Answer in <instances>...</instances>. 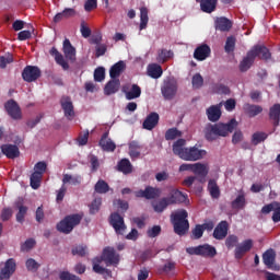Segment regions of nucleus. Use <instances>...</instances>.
<instances>
[{"label": "nucleus", "instance_id": "37", "mask_svg": "<svg viewBox=\"0 0 280 280\" xmlns=\"http://www.w3.org/2000/svg\"><path fill=\"white\" fill-rule=\"evenodd\" d=\"M253 62H255V57H253V52H250L249 50L246 57L240 63V71H242V73H245V71H248V69L253 67Z\"/></svg>", "mask_w": 280, "mask_h": 280}, {"label": "nucleus", "instance_id": "38", "mask_svg": "<svg viewBox=\"0 0 280 280\" xmlns=\"http://www.w3.org/2000/svg\"><path fill=\"white\" fill-rule=\"evenodd\" d=\"M174 58V51L167 50L165 48L158 51L156 61L160 62V65H164V62H167V60Z\"/></svg>", "mask_w": 280, "mask_h": 280}, {"label": "nucleus", "instance_id": "63", "mask_svg": "<svg viewBox=\"0 0 280 280\" xmlns=\"http://www.w3.org/2000/svg\"><path fill=\"white\" fill-rule=\"evenodd\" d=\"M81 35L83 38H89L91 36V28L86 26V22H81V28H80Z\"/></svg>", "mask_w": 280, "mask_h": 280}, {"label": "nucleus", "instance_id": "22", "mask_svg": "<svg viewBox=\"0 0 280 280\" xmlns=\"http://www.w3.org/2000/svg\"><path fill=\"white\" fill-rule=\"evenodd\" d=\"M1 152L7 159H19L21 151L16 144H2Z\"/></svg>", "mask_w": 280, "mask_h": 280}, {"label": "nucleus", "instance_id": "39", "mask_svg": "<svg viewBox=\"0 0 280 280\" xmlns=\"http://www.w3.org/2000/svg\"><path fill=\"white\" fill-rule=\"evenodd\" d=\"M117 170L122 174H132V163L128 159H122L118 162Z\"/></svg>", "mask_w": 280, "mask_h": 280}, {"label": "nucleus", "instance_id": "7", "mask_svg": "<svg viewBox=\"0 0 280 280\" xmlns=\"http://www.w3.org/2000/svg\"><path fill=\"white\" fill-rule=\"evenodd\" d=\"M262 262L268 270L279 272L280 266L277 264V252L275 249L269 248L262 254Z\"/></svg>", "mask_w": 280, "mask_h": 280}, {"label": "nucleus", "instance_id": "20", "mask_svg": "<svg viewBox=\"0 0 280 280\" xmlns=\"http://www.w3.org/2000/svg\"><path fill=\"white\" fill-rule=\"evenodd\" d=\"M98 145L102 148L103 152H115V150H117V144L108 138V131L102 135Z\"/></svg>", "mask_w": 280, "mask_h": 280}, {"label": "nucleus", "instance_id": "2", "mask_svg": "<svg viewBox=\"0 0 280 280\" xmlns=\"http://www.w3.org/2000/svg\"><path fill=\"white\" fill-rule=\"evenodd\" d=\"M237 128V120L232 118L229 122L208 124L203 129L207 141H215L219 137H229Z\"/></svg>", "mask_w": 280, "mask_h": 280}, {"label": "nucleus", "instance_id": "25", "mask_svg": "<svg viewBox=\"0 0 280 280\" xmlns=\"http://www.w3.org/2000/svg\"><path fill=\"white\" fill-rule=\"evenodd\" d=\"M62 51L67 60H70V62H75V47L71 45V40H69L68 38L63 40Z\"/></svg>", "mask_w": 280, "mask_h": 280}, {"label": "nucleus", "instance_id": "61", "mask_svg": "<svg viewBox=\"0 0 280 280\" xmlns=\"http://www.w3.org/2000/svg\"><path fill=\"white\" fill-rule=\"evenodd\" d=\"M13 213L14 211H12V208H3L0 214L2 222H8L12 218Z\"/></svg>", "mask_w": 280, "mask_h": 280}, {"label": "nucleus", "instance_id": "48", "mask_svg": "<svg viewBox=\"0 0 280 280\" xmlns=\"http://www.w3.org/2000/svg\"><path fill=\"white\" fill-rule=\"evenodd\" d=\"M148 21H150V19L148 18V8L142 7L140 9V31L148 27Z\"/></svg>", "mask_w": 280, "mask_h": 280}, {"label": "nucleus", "instance_id": "54", "mask_svg": "<svg viewBox=\"0 0 280 280\" xmlns=\"http://www.w3.org/2000/svg\"><path fill=\"white\" fill-rule=\"evenodd\" d=\"M102 207V198H95L90 205V213L91 215H95L100 211Z\"/></svg>", "mask_w": 280, "mask_h": 280}, {"label": "nucleus", "instance_id": "64", "mask_svg": "<svg viewBox=\"0 0 280 280\" xmlns=\"http://www.w3.org/2000/svg\"><path fill=\"white\" fill-rule=\"evenodd\" d=\"M59 279H61V280H80V278L78 276L72 275L69 271H62L59 275Z\"/></svg>", "mask_w": 280, "mask_h": 280}, {"label": "nucleus", "instance_id": "60", "mask_svg": "<svg viewBox=\"0 0 280 280\" xmlns=\"http://www.w3.org/2000/svg\"><path fill=\"white\" fill-rule=\"evenodd\" d=\"M191 84L195 89H200L205 84V79L202 78V75H200V73H196L192 77Z\"/></svg>", "mask_w": 280, "mask_h": 280}, {"label": "nucleus", "instance_id": "23", "mask_svg": "<svg viewBox=\"0 0 280 280\" xmlns=\"http://www.w3.org/2000/svg\"><path fill=\"white\" fill-rule=\"evenodd\" d=\"M226 235H229V222L221 221L213 231V237L214 240H224Z\"/></svg>", "mask_w": 280, "mask_h": 280}, {"label": "nucleus", "instance_id": "19", "mask_svg": "<svg viewBox=\"0 0 280 280\" xmlns=\"http://www.w3.org/2000/svg\"><path fill=\"white\" fill-rule=\"evenodd\" d=\"M14 207L18 210V213L15 214V220L19 222V224H23L25 222V215H27V211H30V208L23 203V199H19L14 202Z\"/></svg>", "mask_w": 280, "mask_h": 280}, {"label": "nucleus", "instance_id": "12", "mask_svg": "<svg viewBox=\"0 0 280 280\" xmlns=\"http://www.w3.org/2000/svg\"><path fill=\"white\" fill-rule=\"evenodd\" d=\"M109 224L113 226L117 235H124V231H126V223L124 222V217L119 213L114 212L109 217Z\"/></svg>", "mask_w": 280, "mask_h": 280}, {"label": "nucleus", "instance_id": "51", "mask_svg": "<svg viewBox=\"0 0 280 280\" xmlns=\"http://www.w3.org/2000/svg\"><path fill=\"white\" fill-rule=\"evenodd\" d=\"M240 243V238L237 237V235H229L225 240V246L226 248L231 249V248H237V244Z\"/></svg>", "mask_w": 280, "mask_h": 280}, {"label": "nucleus", "instance_id": "52", "mask_svg": "<svg viewBox=\"0 0 280 280\" xmlns=\"http://www.w3.org/2000/svg\"><path fill=\"white\" fill-rule=\"evenodd\" d=\"M25 266L28 272H36L38 268H40V264H38V261H36L34 258H28Z\"/></svg>", "mask_w": 280, "mask_h": 280}, {"label": "nucleus", "instance_id": "11", "mask_svg": "<svg viewBox=\"0 0 280 280\" xmlns=\"http://www.w3.org/2000/svg\"><path fill=\"white\" fill-rule=\"evenodd\" d=\"M262 215H268V213H272L271 220L277 224L280 222V202L273 201L271 203L265 205L261 208Z\"/></svg>", "mask_w": 280, "mask_h": 280}, {"label": "nucleus", "instance_id": "27", "mask_svg": "<svg viewBox=\"0 0 280 280\" xmlns=\"http://www.w3.org/2000/svg\"><path fill=\"white\" fill-rule=\"evenodd\" d=\"M214 27L219 32H229L231 31V27H233V22H231V20L228 18H218L214 21Z\"/></svg>", "mask_w": 280, "mask_h": 280}, {"label": "nucleus", "instance_id": "10", "mask_svg": "<svg viewBox=\"0 0 280 280\" xmlns=\"http://www.w3.org/2000/svg\"><path fill=\"white\" fill-rule=\"evenodd\" d=\"M42 71L37 66H26L22 71V80L24 82H36L40 78Z\"/></svg>", "mask_w": 280, "mask_h": 280}, {"label": "nucleus", "instance_id": "31", "mask_svg": "<svg viewBox=\"0 0 280 280\" xmlns=\"http://www.w3.org/2000/svg\"><path fill=\"white\" fill-rule=\"evenodd\" d=\"M246 207V194L241 191L236 198L231 202V208L235 209L236 211H242Z\"/></svg>", "mask_w": 280, "mask_h": 280}, {"label": "nucleus", "instance_id": "21", "mask_svg": "<svg viewBox=\"0 0 280 280\" xmlns=\"http://www.w3.org/2000/svg\"><path fill=\"white\" fill-rule=\"evenodd\" d=\"M211 56V47L207 44H202L198 46L194 51V59L195 60H207Z\"/></svg>", "mask_w": 280, "mask_h": 280}, {"label": "nucleus", "instance_id": "26", "mask_svg": "<svg viewBox=\"0 0 280 280\" xmlns=\"http://www.w3.org/2000/svg\"><path fill=\"white\" fill-rule=\"evenodd\" d=\"M124 71H126V62L120 60L110 67L109 78L112 80H117V78H119V75H121V73H124Z\"/></svg>", "mask_w": 280, "mask_h": 280}, {"label": "nucleus", "instance_id": "35", "mask_svg": "<svg viewBox=\"0 0 280 280\" xmlns=\"http://www.w3.org/2000/svg\"><path fill=\"white\" fill-rule=\"evenodd\" d=\"M129 156L132 161H137L141 156V144L138 141L129 143Z\"/></svg>", "mask_w": 280, "mask_h": 280}, {"label": "nucleus", "instance_id": "5", "mask_svg": "<svg viewBox=\"0 0 280 280\" xmlns=\"http://www.w3.org/2000/svg\"><path fill=\"white\" fill-rule=\"evenodd\" d=\"M186 253H188V255H197L199 257H208L210 259H213V257L218 255V250L215 249V247L209 244H203L196 247H188L186 248Z\"/></svg>", "mask_w": 280, "mask_h": 280}, {"label": "nucleus", "instance_id": "16", "mask_svg": "<svg viewBox=\"0 0 280 280\" xmlns=\"http://www.w3.org/2000/svg\"><path fill=\"white\" fill-rule=\"evenodd\" d=\"M60 105L63 110L65 117L72 120L75 117V110L73 109V102L69 96H62L60 100Z\"/></svg>", "mask_w": 280, "mask_h": 280}, {"label": "nucleus", "instance_id": "1", "mask_svg": "<svg viewBox=\"0 0 280 280\" xmlns=\"http://www.w3.org/2000/svg\"><path fill=\"white\" fill-rule=\"evenodd\" d=\"M187 140L180 138L173 143V153L182 161H201L207 156V151L198 147L185 148Z\"/></svg>", "mask_w": 280, "mask_h": 280}, {"label": "nucleus", "instance_id": "42", "mask_svg": "<svg viewBox=\"0 0 280 280\" xmlns=\"http://www.w3.org/2000/svg\"><path fill=\"white\" fill-rule=\"evenodd\" d=\"M94 190L96 191V194H108V191H113L108 183H106V180L104 179H98L96 182V184L94 185Z\"/></svg>", "mask_w": 280, "mask_h": 280}, {"label": "nucleus", "instance_id": "28", "mask_svg": "<svg viewBox=\"0 0 280 280\" xmlns=\"http://www.w3.org/2000/svg\"><path fill=\"white\" fill-rule=\"evenodd\" d=\"M243 110L246 115L253 118V117H257V115H261V113H264V107H261L260 105L246 103L243 106Z\"/></svg>", "mask_w": 280, "mask_h": 280}, {"label": "nucleus", "instance_id": "58", "mask_svg": "<svg viewBox=\"0 0 280 280\" xmlns=\"http://www.w3.org/2000/svg\"><path fill=\"white\" fill-rule=\"evenodd\" d=\"M72 255H78L79 257H86L88 247L84 245H79L72 248Z\"/></svg>", "mask_w": 280, "mask_h": 280}, {"label": "nucleus", "instance_id": "53", "mask_svg": "<svg viewBox=\"0 0 280 280\" xmlns=\"http://www.w3.org/2000/svg\"><path fill=\"white\" fill-rule=\"evenodd\" d=\"M235 43L236 39L233 36H229L225 42L224 50L226 54H231L232 51H235Z\"/></svg>", "mask_w": 280, "mask_h": 280}, {"label": "nucleus", "instance_id": "32", "mask_svg": "<svg viewBox=\"0 0 280 280\" xmlns=\"http://www.w3.org/2000/svg\"><path fill=\"white\" fill-rule=\"evenodd\" d=\"M170 205H178L180 202H185L187 200V196L183 194L180 190H173L170 197H166Z\"/></svg>", "mask_w": 280, "mask_h": 280}, {"label": "nucleus", "instance_id": "36", "mask_svg": "<svg viewBox=\"0 0 280 280\" xmlns=\"http://www.w3.org/2000/svg\"><path fill=\"white\" fill-rule=\"evenodd\" d=\"M148 75L153 80H159L163 75V68L159 63H151L148 66Z\"/></svg>", "mask_w": 280, "mask_h": 280}, {"label": "nucleus", "instance_id": "8", "mask_svg": "<svg viewBox=\"0 0 280 280\" xmlns=\"http://www.w3.org/2000/svg\"><path fill=\"white\" fill-rule=\"evenodd\" d=\"M4 109L11 119L19 121V119H23V113L21 112V106L13 98L7 101L4 103Z\"/></svg>", "mask_w": 280, "mask_h": 280}, {"label": "nucleus", "instance_id": "55", "mask_svg": "<svg viewBox=\"0 0 280 280\" xmlns=\"http://www.w3.org/2000/svg\"><path fill=\"white\" fill-rule=\"evenodd\" d=\"M213 91L217 95H229L231 93V89L222 83L214 85Z\"/></svg>", "mask_w": 280, "mask_h": 280}, {"label": "nucleus", "instance_id": "15", "mask_svg": "<svg viewBox=\"0 0 280 280\" xmlns=\"http://www.w3.org/2000/svg\"><path fill=\"white\" fill-rule=\"evenodd\" d=\"M253 245L254 243H253V240L250 238H247L243 241L241 244H238L234 250L235 259H242V257H244L246 253H250V250L253 249Z\"/></svg>", "mask_w": 280, "mask_h": 280}, {"label": "nucleus", "instance_id": "45", "mask_svg": "<svg viewBox=\"0 0 280 280\" xmlns=\"http://www.w3.org/2000/svg\"><path fill=\"white\" fill-rule=\"evenodd\" d=\"M178 137H183V131L178 130L177 128H170L165 132L166 141H174V139H178Z\"/></svg>", "mask_w": 280, "mask_h": 280}, {"label": "nucleus", "instance_id": "41", "mask_svg": "<svg viewBox=\"0 0 280 280\" xmlns=\"http://www.w3.org/2000/svg\"><path fill=\"white\" fill-rule=\"evenodd\" d=\"M170 199H167V197H164L158 202L153 203L152 207L155 213H163L167 209V207H170Z\"/></svg>", "mask_w": 280, "mask_h": 280}, {"label": "nucleus", "instance_id": "40", "mask_svg": "<svg viewBox=\"0 0 280 280\" xmlns=\"http://www.w3.org/2000/svg\"><path fill=\"white\" fill-rule=\"evenodd\" d=\"M208 191L211 198H214L215 200L220 198V186H218V182H215V179H210L208 182Z\"/></svg>", "mask_w": 280, "mask_h": 280}, {"label": "nucleus", "instance_id": "14", "mask_svg": "<svg viewBox=\"0 0 280 280\" xmlns=\"http://www.w3.org/2000/svg\"><path fill=\"white\" fill-rule=\"evenodd\" d=\"M122 93L129 102L132 100H139V97H141V86L135 83L131 85L126 84L122 86Z\"/></svg>", "mask_w": 280, "mask_h": 280}, {"label": "nucleus", "instance_id": "56", "mask_svg": "<svg viewBox=\"0 0 280 280\" xmlns=\"http://www.w3.org/2000/svg\"><path fill=\"white\" fill-rule=\"evenodd\" d=\"M36 246V241L34 238H27L22 245H21V250L22 253H30L32 248Z\"/></svg>", "mask_w": 280, "mask_h": 280}, {"label": "nucleus", "instance_id": "33", "mask_svg": "<svg viewBox=\"0 0 280 280\" xmlns=\"http://www.w3.org/2000/svg\"><path fill=\"white\" fill-rule=\"evenodd\" d=\"M269 119L272 121L275 128L280 124V104H275L269 109Z\"/></svg>", "mask_w": 280, "mask_h": 280}, {"label": "nucleus", "instance_id": "57", "mask_svg": "<svg viewBox=\"0 0 280 280\" xmlns=\"http://www.w3.org/2000/svg\"><path fill=\"white\" fill-rule=\"evenodd\" d=\"M202 235H205V230L200 224H197L195 229H192L190 237L191 240H200Z\"/></svg>", "mask_w": 280, "mask_h": 280}, {"label": "nucleus", "instance_id": "17", "mask_svg": "<svg viewBox=\"0 0 280 280\" xmlns=\"http://www.w3.org/2000/svg\"><path fill=\"white\" fill-rule=\"evenodd\" d=\"M249 52L252 54L254 60L255 58H259L260 60H270V58H272L270 50L266 46H261V45L254 46L249 50Z\"/></svg>", "mask_w": 280, "mask_h": 280}, {"label": "nucleus", "instance_id": "13", "mask_svg": "<svg viewBox=\"0 0 280 280\" xmlns=\"http://www.w3.org/2000/svg\"><path fill=\"white\" fill-rule=\"evenodd\" d=\"M102 259L106 266H117L119 264V256L115 253L114 247H105L102 253Z\"/></svg>", "mask_w": 280, "mask_h": 280}, {"label": "nucleus", "instance_id": "29", "mask_svg": "<svg viewBox=\"0 0 280 280\" xmlns=\"http://www.w3.org/2000/svg\"><path fill=\"white\" fill-rule=\"evenodd\" d=\"M120 86H121V81H119V79H112L106 83L104 88V93L106 95H115V93L119 91Z\"/></svg>", "mask_w": 280, "mask_h": 280}, {"label": "nucleus", "instance_id": "46", "mask_svg": "<svg viewBox=\"0 0 280 280\" xmlns=\"http://www.w3.org/2000/svg\"><path fill=\"white\" fill-rule=\"evenodd\" d=\"M67 183H70V185H80V183H82V176H71L69 174H63L62 184L67 185Z\"/></svg>", "mask_w": 280, "mask_h": 280}, {"label": "nucleus", "instance_id": "4", "mask_svg": "<svg viewBox=\"0 0 280 280\" xmlns=\"http://www.w3.org/2000/svg\"><path fill=\"white\" fill-rule=\"evenodd\" d=\"M83 215L80 213L68 214L66 215L59 223H57L56 229L59 233H63L65 235H69L74 229L78 226L80 222H82Z\"/></svg>", "mask_w": 280, "mask_h": 280}, {"label": "nucleus", "instance_id": "47", "mask_svg": "<svg viewBox=\"0 0 280 280\" xmlns=\"http://www.w3.org/2000/svg\"><path fill=\"white\" fill-rule=\"evenodd\" d=\"M93 270L96 272V275H103L104 279L113 277V271H110V269L104 268L98 264L93 265Z\"/></svg>", "mask_w": 280, "mask_h": 280}, {"label": "nucleus", "instance_id": "50", "mask_svg": "<svg viewBox=\"0 0 280 280\" xmlns=\"http://www.w3.org/2000/svg\"><path fill=\"white\" fill-rule=\"evenodd\" d=\"M106 79V69L104 67H98L94 70V81L104 82Z\"/></svg>", "mask_w": 280, "mask_h": 280}, {"label": "nucleus", "instance_id": "34", "mask_svg": "<svg viewBox=\"0 0 280 280\" xmlns=\"http://www.w3.org/2000/svg\"><path fill=\"white\" fill-rule=\"evenodd\" d=\"M215 8H218V0H202L200 2L201 12H206V14L215 12Z\"/></svg>", "mask_w": 280, "mask_h": 280}, {"label": "nucleus", "instance_id": "18", "mask_svg": "<svg viewBox=\"0 0 280 280\" xmlns=\"http://www.w3.org/2000/svg\"><path fill=\"white\" fill-rule=\"evenodd\" d=\"M206 115L209 121H212L213 124H215V121H220V117H222V103L211 105L207 108Z\"/></svg>", "mask_w": 280, "mask_h": 280}, {"label": "nucleus", "instance_id": "49", "mask_svg": "<svg viewBox=\"0 0 280 280\" xmlns=\"http://www.w3.org/2000/svg\"><path fill=\"white\" fill-rule=\"evenodd\" d=\"M40 180H43V175L34 171V173L31 175L32 189H38L40 187Z\"/></svg>", "mask_w": 280, "mask_h": 280}, {"label": "nucleus", "instance_id": "24", "mask_svg": "<svg viewBox=\"0 0 280 280\" xmlns=\"http://www.w3.org/2000/svg\"><path fill=\"white\" fill-rule=\"evenodd\" d=\"M159 114L156 112H152L144 119L142 127L144 128V130H154V128L159 126Z\"/></svg>", "mask_w": 280, "mask_h": 280}, {"label": "nucleus", "instance_id": "30", "mask_svg": "<svg viewBox=\"0 0 280 280\" xmlns=\"http://www.w3.org/2000/svg\"><path fill=\"white\" fill-rule=\"evenodd\" d=\"M49 54L50 56H54L55 61L57 62V65L62 67L63 71H69V63L65 60V57L62 56V54H60V51L57 50L56 47H52L49 50Z\"/></svg>", "mask_w": 280, "mask_h": 280}, {"label": "nucleus", "instance_id": "43", "mask_svg": "<svg viewBox=\"0 0 280 280\" xmlns=\"http://www.w3.org/2000/svg\"><path fill=\"white\" fill-rule=\"evenodd\" d=\"M268 139V133L264 131H256L252 135V144L259 145V143H264Z\"/></svg>", "mask_w": 280, "mask_h": 280}, {"label": "nucleus", "instance_id": "59", "mask_svg": "<svg viewBox=\"0 0 280 280\" xmlns=\"http://www.w3.org/2000/svg\"><path fill=\"white\" fill-rule=\"evenodd\" d=\"M172 270H176V262L168 261L160 269V275H170Z\"/></svg>", "mask_w": 280, "mask_h": 280}, {"label": "nucleus", "instance_id": "3", "mask_svg": "<svg viewBox=\"0 0 280 280\" xmlns=\"http://www.w3.org/2000/svg\"><path fill=\"white\" fill-rule=\"evenodd\" d=\"M187 218H189L187 210H179L171 215L176 235H185L189 231V220Z\"/></svg>", "mask_w": 280, "mask_h": 280}, {"label": "nucleus", "instance_id": "44", "mask_svg": "<svg viewBox=\"0 0 280 280\" xmlns=\"http://www.w3.org/2000/svg\"><path fill=\"white\" fill-rule=\"evenodd\" d=\"M192 172L197 176H202L205 178L209 174V168H207V165L202 163H195L192 166Z\"/></svg>", "mask_w": 280, "mask_h": 280}, {"label": "nucleus", "instance_id": "9", "mask_svg": "<svg viewBox=\"0 0 280 280\" xmlns=\"http://www.w3.org/2000/svg\"><path fill=\"white\" fill-rule=\"evenodd\" d=\"M161 194H163V190L161 188L147 186L143 189L136 191V198H145V200H156V198H161Z\"/></svg>", "mask_w": 280, "mask_h": 280}, {"label": "nucleus", "instance_id": "6", "mask_svg": "<svg viewBox=\"0 0 280 280\" xmlns=\"http://www.w3.org/2000/svg\"><path fill=\"white\" fill-rule=\"evenodd\" d=\"M177 91H178V83H176V80L174 79L165 80L161 88V93L164 100H174Z\"/></svg>", "mask_w": 280, "mask_h": 280}, {"label": "nucleus", "instance_id": "62", "mask_svg": "<svg viewBox=\"0 0 280 280\" xmlns=\"http://www.w3.org/2000/svg\"><path fill=\"white\" fill-rule=\"evenodd\" d=\"M148 237L154 238L161 235V225H154L153 228L147 231Z\"/></svg>", "mask_w": 280, "mask_h": 280}]
</instances>
